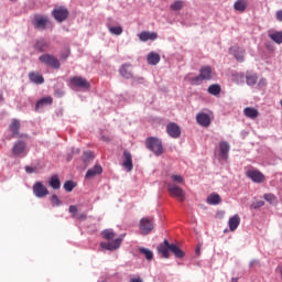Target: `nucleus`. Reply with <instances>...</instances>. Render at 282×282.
I'll use <instances>...</instances> for the list:
<instances>
[{
	"label": "nucleus",
	"instance_id": "obj_1",
	"mask_svg": "<svg viewBox=\"0 0 282 282\" xmlns=\"http://www.w3.org/2000/svg\"><path fill=\"white\" fill-rule=\"evenodd\" d=\"M145 147L150 151H153L154 155H162L164 153V147L162 141L155 137H150L145 140Z\"/></svg>",
	"mask_w": 282,
	"mask_h": 282
},
{
	"label": "nucleus",
	"instance_id": "obj_2",
	"mask_svg": "<svg viewBox=\"0 0 282 282\" xmlns=\"http://www.w3.org/2000/svg\"><path fill=\"white\" fill-rule=\"evenodd\" d=\"M213 78V68L210 66H204L199 70V75L192 78L193 85H202L204 80H210Z\"/></svg>",
	"mask_w": 282,
	"mask_h": 282
},
{
	"label": "nucleus",
	"instance_id": "obj_3",
	"mask_svg": "<svg viewBox=\"0 0 282 282\" xmlns=\"http://www.w3.org/2000/svg\"><path fill=\"white\" fill-rule=\"evenodd\" d=\"M40 63L52 67L53 69H61V61L52 54H43L39 57Z\"/></svg>",
	"mask_w": 282,
	"mask_h": 282
},
{
	"label": "nucleus",
	"instance_id": "obj_4",
	"mask_svg": "<svg viewBox=\"0 0 282 282\" xmlns=\"http://www.w3.org/2000/svg\"><path fill=\"white\" fill-rule=\"evenodd\" d=\"M167 191L171 197H175L178 202H184V199H186V193L184 189L173 183L167 184Z\"/></svg>",
	"mask_w": 282,
	"mask_h": 282
},
{
	"label": "nucleus",
	"instance_id": "obj_5",
	"mask_svg": "<svg viewBox=\"0 0 282 282\" xmlns=\"http://www.w3.org/2000/svg\"><path fill=\"white\" fill-rule=\"evenodd\" d=\"M70 87H76L77 89H90L91 84L84 77L74 76L69 79Z\"/></svg>",
	"mask_w": 282,
	"mask_h": 282
},
{
	"label": "nucleus",
	"instance_id": "obj_6",
	"mask_svg": "<svg viewBox=\"0 0 282 282\" xmlns=\"http://www.w3.org/2000/svg\"><path fill=\"white\" fill-rule=\"evenodd\" d=\"M12 154L15 156L25 158L28 155V143L25 141H18L13 144Z\"/></svg>",
	"mask_w": 282,
	"mask_h": 282
},
{
	"label": "nucleus",
	"instance_id": "obj_7",
	"mask_svg": "<svg viewBox=\"0 0 282 282\" xmlns=\"http://www.w3.org/2000/svg\"><path fill=\"white\" fill-rule=\"evenodd\" d=\"M141 235H151L155 225L153 224V218H142L139 224Z\"/></svg>",
	"mask_w": 282,
	"mask_h": 282
},
{
	"label": "nucleus",
	"instance_id": "obj_8",
	"mask_svg": "<svg viewBox=\"0 0 282 282\" xmlns=\"http://www.w3.org/2000/svg\"><path fill=\"white\" fill-rule=\"evenodd\" d=\"M20 129H21V121H19L18 119H14L9 126V130L11 131L12 138H22L28 140V138L30 137L25 133H20L19 132Z\"/></svg>",
	"mask_w": 282,
	"mask_h": 282
},
{
	"label": "nucleus",
	"instance_id": "obj_9",
	"mask_svg": "<svg viewBox=\"0 0 282 282\" xmlns=\"http://www.w3.org/2000/svg\"><path fill=\"white\" fill-rule=\"evenodd\" d=\"M246 175L249 180L253 181L254 184H263V182H265V175L259 170H248Z\"/></svg>",
	"mask_w": 282,
	"mask_h": 282
},
{
	"label": "nucleus",
	"instance_id": "obj_10",
	"mask_svg": "<svg viewBox=\"0 0 282 282\" xmlns=\"http://www.w3.org/2000/svg\"><path fill=\"white\" fill-rule=\"evenodd\" d=\"M55 21H58V23H63L68 17H69V11H67L66 8L59 7L57 9H54L52 12Z\"/></svg>",
	"mask_w": 282,
	"mask_h": 282
},
{
	"label": "nucleus",
	"instance_id": "obj_11",
	"mask_svg": "<svg viewBox=\"0 0 282 282\" xmlns=\"http://www.w3.org/2000/svg\"><path fill=\"white\" fill-rule=\"evenodd\" d=\"M122 166L128 171V173H131L133 171V156L131 155V152L124 150L122 154Z\"/></svg>",
	"mask_w": 282,
	"mask_h": 282
},
{
	"label": "nucleus",
	"instance_id": "obj_12",
	"mask_svg": "<svg viewBox=\"0 0 282 282\" xmlns=\"http://www.w3.org/2000/svg\"><path fill=\"white\" fill-rule=\"evenodd\" d=\"M166 131H167V135L170 138L177 139V138H180V135H182V129L175 122L169 123L166 126Z\"/></svg>",
	"mask_w": 282,
	"mask_h": 282
},
{
	"label": "nucleus",
	"instance_id": "obj_13",
	"mask_svg": "<svg viewBox=\"0 0 282 282\" xmlns=\"http://www.w3.org/2000/svg\"><path fill=\"white\" fill-rule=\"evenodd\" d=\"M122 243V238H117L112 241H108V242H101L100 243V248H102L104 250H118V248H120Z\"/></svg>",
	"mask_w": 282,
	"mask_h": 282
},
{
	"label": "nucleus",
	"instance_id": "obj_14",
	"mask_svg": "<svg viewBox=\"0 0 282 282\" xmlns=\"http://www.w3.org/2000/svg\"><path fill=\"white\" fill-rule=\"evenodd\" d=\"M33 193L35 197H46V195H50V191H47V187L43 186L41 182H36L33 185Z\"/></svg>",
	"mask_w": 282,
	"mask_h": 282
},
{
	"label": "nucleus",
	"instance_id": "obj_15",
	"mask_svg": "<svg viewBox=\"0 0 282 282\" xmlns=\"http://www.w3.org/2000/svg\"><path fill=\"white\" fill-rule=\"evenodd\" d=\"M159 254H162L163 259H169L171 257V243L169 240H164L163 243H161L158 247Z\"/></svg>",
	"mask_w": 282,
	"mask_h": 282
},
{
	"label": "nucleus",
	"instance_id": "obj_16",
	"mask_svg": "<svg viewBox=\"0 0 282 282\" xmlns=\"http://www.w3.org/2000/svg\"><path fill=\"white\" fill-rule=\"evenodd\" d=\"M196 121L200 127H210V116L206 112H199L196 116Z\"/></svg>",
	"mask_w": 282,
	"mask_h": 282
},
{
	"label": "nucleus",
	"instance_id": "obj_17",
	"mask_svg": "<svg viewBox=\"0 0 282 282\" xmlns=\"http://www.w3.org/2000/svg\"><path fill=\"white\" fill-rule=\"evenodd\" d=\"M119 74L127 80L133 78V73H131V64H123L119 69Z\"/></svg>",
	"mask_w": 282,
	"mask_h": 282
},
{
	"label": "nucleus",
	"instance_id": "obj_18",
	"mask_svg": "<svg viewBox=\"0 0 282 282\" xmlns=\"http://www.w3.org/2000/svg\"><path fill=\"white\" fill-rule=\"evenodd\" d=\"M239 224H241V217H239V215L236 214L229 218V221H228L229 230L231 232H235V230L239 228Z\"/></svg>",
	"mask_w": 282,
	"mask_h": 282
},
{
	"label": "nucleus",
	"instance_id": "obj_19",
	"mask_svg": "<svg viewBox=\"0 0 282 282\" xmlns=\"http://www.w3.org/2000/svg\"><path fill=\"white\" fill-rule=\"evenodd\" d=\"M33 25L35 30H45V28H47V18L36 17L33 21Z\"/></svg>",
	"mask_w": 282,
	"mask_h": 282
},
{
	"label": "nucleus",
	"instance_id": "obj_20",
	"mask_svg": "<svg viewBox=\"0 0 282 282\" xmlns=\"http://www.w3.org/2000/svg\"><path fill=\"white\" fill-rule=\"evenodd\" d=\"M102 173V166L96 164L93 169H89L86 173V180H91L96 177V175H100Z\"/></svg>",
	"mask_w": 282,
	"mask_h": 282
},
{
	"label": "nucleus",
	"instance_id": "obj_21",
	"mask_svg": "<svg viewBox=\"0 0 282 282\" xmlns=\"http://www.w3.org/2000/svg\"><path fill=\"white\" fill-rule=\"evenodd\" d=\"M219 149H220V158L223 160H228V153L230 152V144L226 141H221L219 143Z\"/></svg>",
	"mask_w": 282,
	"mask_h": 282
},
{
	"label": "nucleus",
	"instance_id": "obj_22",
	"mask_svg": "<svg viewBox=\"0 0 282 282\" xmlns=\"http://www.w3.org/2000/svg\"><path fill=\"white\" fill-rule=\"evenodd\" d=\"M139 39H140V41H143V42L155 41V39H158V33L143 31L139 34Z\"/></svg>",
	"mask_w": 282,
	"mask_h": 282
},
{
	"label": "nucleus",
	"instance_id": "obj_23",
	"mask_svg": "<svg viewBox=\"0 0 282 282\" xmlns=\"http://www.w3.org/2000/svg\"><path fill=\"white\" fill-rule=\"evenodd\" d=\"M29 79L31 80V83H34L35 85H43V83H45V78H43L41 74L35 72H31L29 74Z\"/></svg>",
	"mask_w": 282,
	"mask_h": 282
},
{
	"label": "nucleus",
	"instance_id": "obj_24",
	"mask_svg": "<svg viewBox=\"0 0 282 282\" xmlns=\"http://www.w3.org/2000/svg\"><path fill=\"white\" fill-rule=\"evenodd\" d=\"M48 48H50V42H47L43 39L36 40L35 50H37L39 52H47Z\"/></svg>",
	"mask_w": 282,
	"mask_h": 282
},
{
	"label": "nucleus",
	"instance_id": "obj_25",
	"mask_svg": "<svg viewBox=\"0 0 282 282\" xmlns=\"http://www.w3.org/2000/svg\"><path fill=\"white\" fill-rule=\"evenodd\" d=\"M243 113L247 118L254 120V118H259V110L257 108L247 107L243 109Z\"/></svg>",
	"mask_w": 282,
	"mask_h": 282
},
{
	"label": "nucleus",
	"instance_id": "obj_26",
	"mask_svg": "<svg viewBox=\"0 0 282 282\" xmlns=\"http://www.w3.org/2000/svg\"><path fill=\"white\" fill-rule=\"evenodd\" d=\"M206 202L210 206H217L218 204H221V196H219V194L213 193L207 197Z\"/></svg>",
	"mask_w": 282,
	"mask_h": 282
},
{
	"label": "nucleus",
	"instance_id": "obj_27",
	"mask_svg": "<svg viewBox=\"0 0 282 282\" xmlns=\"http://www.w3.org/2000/svg\"><path fill=\"white\" fill-rule=\"evenodd\" d=\"M246 80H247V85H249V87H252L257 85V80H259V77L257 76V73L247 72Z\"/></svg>",
	"mask_w": 282,
	"mask_h": 282
},
{
	"label": "nucleus",
	"instance_id": "obj_28",
	"mask_svg": "<svg viewBox=\"0 0 282 282\" xmlns=\"http://www.w3.org/2000/svg\"><path fill=\"white\" fill-rule=\"evenodd\" d=\"M170 252H173L176 259H184V251H182V249H180V247L175 243H171Z\"/></svg>",
	"mask_w": 282,
	"mask_h": 282
},
{
	"label": "nucleus",
	"instance_id": "obj_29",
	"mask_svg": "<svg viewBox=\"0 0 282 282\" xmlns=\"http://www.w3.org/2000/svg\"><path fill=\"white\" fill-rule=\"evenodd\" d=\"M234 8L237 12H246V9L248 8V1L238 0L235 2Z\"/></svg>",
	"mask_w": 282,
	"mask_h": 282
},
{
	"label": "nucleus",
	"instance_id": "obj_30",
	"mask_svg": "<svg viewBox=\"0 0 282 282\" xmlns=\"http://www.w3.org/2000/svg\"><path fill=\"white\" fill-rule=\"evenodd\" d=\"M269 39L273 41V43H276L278 45H281L282 43V31H275L272 33H269Z\"/></svg>",
	"mask_w": 282,
	"mask_h": 282
},
{
	"label": "nucleus",
	"instance_id": "obj_31",
	"mask_svg": "<svg viewBox=\"0 0 282 282\" xmlns=\"http://www.w3.org/2000/svg\"><path fill=\"white\" fill-rule=\"evenodd\" d=\"M234 56L238 61V63H243V58L246 56V51L241 47H237L234 51Z\"/></svg>",
	"mask_w": 282,
	"mask_h": 282
},
{
	"label": "nucleus",
	"instance_id": "obj_32",
	"mask_svg": "<svg viewBox=\"0 0 282 282\" xmlns=\"http://www.w3.org/2000/svg\"><path fill=\"white\" fill-rule=\"evenodd\" d=\"M53 102H54V99L52 97L50 96L43 97L36 102L35 109H39L40 107H45V105H52Z\"/></svg>",
	"mask_w": 282,
	"mask_h": 282
},
{
	"label": "nucleus",
	"instance_id": "obj_33",
	"mask_svg": "<svg viewBox=\"0 0 282 282\" xmlns=\"http://www.w3.org/2000/svg\"><path fill=\"white\" fill-rule=\"evenodd\" d=\"M158 63H160V54H158L155 52H151L148 55V64L149 65H158Z\"/></svg>",
	"mask_w": 282,
	"mask_h": 282
},
{
	"label": "nucleus",
	"instance_id": "obj_34",
	"mask_svg": "<svg viewBox=\"0 0 282 282\" xmlns=\"http://www.w3.org/2000/svg\"><path fill=\"white\" fill-rule=\"evenodd\" d=\"M50 186L54 191H58L61 188V178H58V175H53L50 180Z\"/></svg>",
	"mask_w": 282,
	"mask_h": 282
},
{
	"label": "nucleus",
	"instance_id": "obj_35",
	"mask_svg": "<svg viewBox=\"0 0 282 282\" xmlns=\"http://www.w3.org/2000/svg\"><path fill=\"white\" fill-rule=\"evenodd\" d=\"M207 91L212 96H219L221 94V86L219 84H213L208 87Z\"/></svg>",
	"mask_w": 282,
	"mask_h": 282
},
{
	"label": "nucleus",
	"instance_id": "obj_36",
	"mask_svg": "<svg viewBox=\"0 0 282 282\" xmlns=\"http://www.w3.org/2000/svg\"><path fill=\"white\" fill-rule=\"evenodd\" d=\"M139 252H140V254H143V257L147 259V261H153V251H151L150 249L140 247Z\"/></svg>",
	"mask_w": 282,
	"mask_h": 282
},
{
	"label": "nucleus",
	"instance_id": "obj_37",
	"mask_svg": "<svg viewBox=\"0 0 282 282\" xmlns=\"http://www.w3.org/2000/svg\"><path fill=\"white\" fill-rule=\"evenodd\" d=\"M170 8L174 12H177V11L182 10V8H184V1L176 0L174 3L171 4Z\"/></svg>",
	"mask_w": 282,
	"mask_h": 282
},
{
	"label": "nucleus",
	"instance_id": "obj_38",
	"mask_svg": "<svg viewBox=\"0 0 282 282\" xmlns=\"http://www.w3.org/2000/svg\"><path fill=\"white\" fill-rule=\"evenodd\" d=\"M108 30L110 34H113L115 36H120L123 32L122 26H108Z\"/></svg>",
	"mask_w": 282,
	"mask_h": 282
},
{
	"label": "nucleus",
	"instance_id": "obj_39",
	"mask_svg": "<svg viewBox=\"0 0 282 282\" xmlns=\"http://www.w3.org/2000/svg\"><path fill=\"white\" fill-rule=\"evenodd\" d=\"M74 188H76V183H74L73 181H66L64 183V189L67 193H72L74 191Z\"/></svg>",
	"mask_w": 282,
	"mask_h": 282
},
{
	"label": "nucleus",
	"instance_id": "obj_40",
	"mask_svg": "<svg viewBox=\"0 0 282 282\" xmlns=\"http://www.w3.org/2000/svg\"><path fill=\"white\" fill-rule=\"evenodd\" d=\"M113 237H116V234H113L112 230H110V229H105V230L102 231V238H104V239H107L108 241H111V239H113Z\"/></svg>",
	"mask_w": 282,
	"mask_h": 282
},
{
	"label": "nucleus",
	"instance_id": "obj_41",
	"mask_svg": "<svg viewBox=\"0 0 282 282\" xmlns=\"http://www.w3.org/2000/svg\"><path fill=\"white\" fill-rule=\"evenodd\" d=\"M263 199H265V202H268L269 204H276V196L272 193L264 194Z\"/></svg>",
	"mask_w": 282,
	"mask_h": 282
},
{
	"label": "nucleus",
	"instance_id": "obj_42",
	"mask_svg": "<svg viewBox=\"0 0 282 282\" xmlns=\"http://www.w3.org/2000/svg\"><path fill=\"white\" fill-rule=\"evenodd\" d=\"M171 178L172 182H175L176 184H184V177L182 175L173 174Z\"/></svg>",
	"mask_w": 282,
	"mask_h": 282
},
{
	"label": "nucleus",
	"instance_id": "obj_43",
	"mask_svg": "<svg viewBox=\"0 0 282 282\" xmlns=\"http://www.w3.org/2000/svg\"><path fill=\"white\" fill-rule=\"evenodd\" d=\"M68 213H70L74 219H76V217H78V207H76V205H70Z\"/></svg>",
	"mask_w": 282,
	"mask_h": 282
},
{
	"label": "nucleus",
	"instance_id": "obj_44",
	"mask_svg": "<svg viewBox=\"0 0 282 282\" xmlns=\"http://www.w3.org/2000/svg\"><path fill=\"white\" fill-rule=\"evenodd\" d=\"M51 204L53 206H61V199L58 198V196L56 194H53L51 196Z\"/></svg>",
	"mask_w": 282,
	"mask_h": 282
},
{
	"label": "nucleus",
	"instance_id": "obj_45",
	"mask_svg": "<svg viewBox=\"0 0 282 282\" xmlns=\"http://www.w3.org/2000/svg\"><path fill=\"white\" fill-rule=\"evenodd\" d=\"M91 160H94V152H85L84 162H91Z\"/></svg>",
	"mask_w": 282,
	"mask_h": 282
},
{
	"label": "nucleus",
	"instance_id": "obj_46",
	"mask_svg": "<svg viewBox=\"0 0 282 282\" xmlns=\"http://www.w3.org/2000/svg\"><path fill=\"white\" fill-rule=\"evenodd\" d=\"M262 206H265V202L263 200H258L251 204V208H253L254 210H257V208H261Z\"/></svg>",
	"mask_w": 282,
	"mask_h": 282
},
{
	"label": "nucleus",
	"instance_id": "obj_47",
	"mask_svg": "<svg viewBox=\"0 0 282 282\" xmlns=\"http://www.w3.org/2000/svg\"><path fill=\"white\" fill-rule=\"evenodd\" d=\"M25 172L26 173H36V167H32L30 165H26L25 166Z\"/></svg>",
	"mask_w": 282,
	"mask_h": 282
},
{
	"label": "nucleus",
	"instance_id": "obj_48",
	"mask_svg": "<svg viewBox=\"0 0 282 282\" xmlns=\"http://www.w3.org/2000/svg\"><path fill=\"white\" fill-rule=\"evenodd\" d=\"M275 19L276 21L282 22V9L275 12Z\"/></svg>",
	"mask_w": 282,
	"mask_h": 282
},
{
	"label": "nucleus",
	"instance_id": "obj_49",
	"mask_svg": "<svg viewBox=\"0 0 282 282\" xmlns=\"http://www.w3.org/2000/svg\"><path fill=\"white\" fill-rule=\"evenodd\" d=\"M54 96H56L57 98H63L64 93H63V90L57 89V90H55Z\"/></svg>",
	"mask_w": 282,
	"mask_h": 282
},
{
	"label": "nucleus",
	"instance_id": "obj_50",
	"mask_svg": "<svg viewBox=\"0 0 282 282\" xmlns=\"http://www.w3.org/2000/svg\"><path fill=\"white\" fill-rule=\"evenodd\" d=\"M75 219H87V214H80Z\"/></svg>",
	"mask_w": 282,
	"mask_h": 282
},
{
	"label": "nucleus",
	"instance_id": "obj_51",
	"mask_svg": "<svg viewBox=\"0 0 282 282\" xmlns=\"http://www.w3.org/2000/svg\"><path fill=\"white\" fill-rule=\"evenodd\" d=\"M130 282H143L140 278H132Z\"/></svg>",
	"mask_w": 282,
	"mask_h": 282
},
{
	"label": "nucleus",
	"instance_id": "obj_52",
	"mask_svg": "<svg viewBox=\"0 0 282 282\" xmlns=\"http://www.w3.org/2000/svg\"><path fill=\"white\" fill-rule=\"evenodd\" d=\"M4 98H3V93L0 91V102H3Z\"/></svg>",
	"mask_w": 282,
	"mask_h": 282
},
{
	"label": "nucleus",
	"instance_id": "obj_53",
	"mask_svg": "<svg viewBox=\"0 0 282 282\" xmlns=\"http://www.w3.org/2000/svg\"><path fill=\"white\" fill-rule=\"evenodd\" d=\"M69 56V51L66 52V55H62V58H67Z\"/></svg>",
	"mask_w": 282,
	"mask_h": 282
},
{
	"label": "nucleus",
	"instance_id": "obj_54",
	"mask_svg": "<svg viewBox=\"0 0 282 282\" xmlns=\"http://www.w3.org/2000/svg\"><path fill=\"white\" fill-rule=\"evenodd\" d=\"M102 140H105L106 142H109V138L104 137Z\"/></svg>",
	"mask_w": 282,
	"mask_h": 282
},
{
	"label": "nucleus",
	"instance_id": "obj_55",
	"mask_svg": "<svg viewBox=\"0 0 282 282\" xmlns=\"http://www.w3.org/2000/svg\"><path fill=\"white\" fill-rule=\"evenodd\" d=\"M199 252H200V249L197 248V249H196V254H199Z\"/></svg>",
	"mask_w": 282,
	"mask_h": 282
},
{
	"label": "nucleus",
	"instance_id": "obj_56",
	"mask_svg": "<svg viewBox=\"0 0 282 282\" xmlns=\"http://www.w3.org/2000/svg\"><path fill=\"white\" fill-rule=\"evenodd\" d=\"M11 1H17V0H11Z\"/></svg>",
	"mask_w": 282,
	"mask_h": 282
}]
</instances>
